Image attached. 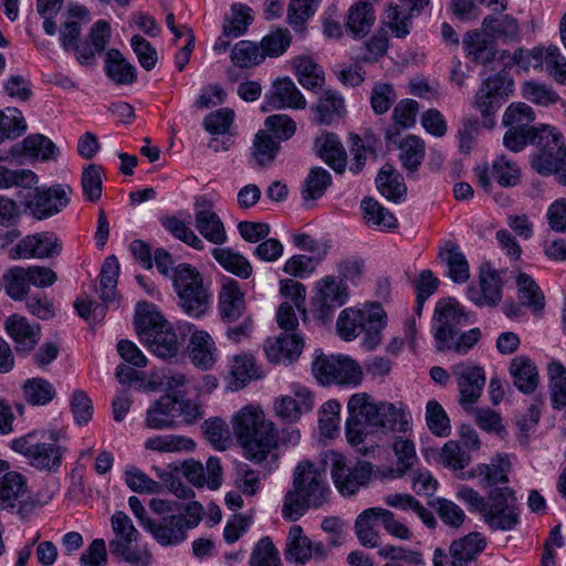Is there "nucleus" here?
Returning <instances> with one entry per match:
<instances>
[{"label": "nucleus", "mask_w": 566, "mask_h": 566, "mask_svg": "<svg viewBox=\"0 0 566 566\" xmlns=\"http://www.w3.org/2000/svg\"><path fill=\"white\" fill-rule=\"evenodd\" d=\"M231 424L243 455L250 461L263 462L279 444L277 430L260 407L244 406L233 415Z\"/></svg>", "instance_id": "f257e3e1"}, {"label": "nucleus", "mask_w": 566, "mask_h": 566, "mask_svg": "<svg viewBox=\"0 0 566 566\" xmlns=\"http://www.w3.org/2000/svg\"><path fill=\"white\" fill-rule=\"evenodd\" d=\"M135 328L139 340L158 358L170 359L179 354L181 342L174 326L154 306L137 308Z\"/></svg>", "instance_id": "f03ea898"}, {"label": "nucleus", "mask_w": 566, "mask_h": 566, "mask_svg": "<svg viewBox=\"0 0 566 566\" xmlns=\"http://www.w3.org/2000/svg\"><path fill=\"white\" fill-rule=\"evenodd\" d=\"M387 324V315L378 303L365 304L361 308L347 307L339 313L336 328L344 340H352L364 334L363 345L376 348L381 342V332Z\"/></svg>", "instance_id": "7ed1b4c3"}, {"label": "nucleus", "mask_w": 566, "mask_h": 566, "mask_svg": "<svg viewBox=\"0 0 566 566\" xmlns=\"http://www.w3.org/2000/svg\"><path fill=\"white\" fill-rule=\"evenodd\" d=\"M172 285L178 304L190 317L203 316L212 304V294L202 275L191 265L181 263L172 269Z\"/></svg>", "instance_id": "20e7f679"}, {"label": "nucleus", "mask_w": 566, "mask_h": 566, "mask_svg": "<svg viewBox=\"0 0 566 566\" xmlns=\"http://www.w3.org/2000/svg\"><path fill=\"white\" fill-rule=\"evenodd\" d=\"M59 432L51 431L46 441L44 431H32L12 440L11 448L40 471L54 472L62 464L65 449L57 443Z\"/></svg>", "instance_id": "39448f33"}, {"label": "nucleus", "mask_w": 566, "mask_h": 566, "mask_svg": "<svg viewBox=\"0 0 566 566\" xmlns=\"http://www.w3.org/2000/svg\"><path fill=\"white\" fill-rule=\"evenodd\" d=\"M111 526L114 534L109 542L111 554L132 566H149L151 553L146 545L137 544L140 534L130 517L117 511L111 517Z\"/></svg>", "instance_id": "423d86ee"}, {"label": "nucleus", "mask_w": 566, "mask_h": 566, "mask_svg": "<svg viewBox=\"0 0 566 566\" xmlns=\"http://www.w3.org/2000/svg\"><path fill=\"white\" fill-rule=\"evenodd\" d=\"M203 516V506L192 501L185 506L184 514H171L147 523V532L161 546H176L186 541L187 532L197 527Z\"/></svg>", "instance_id": "0eeeda50"}, {"label": "nucleus", "mask_w": 566, "mask_h": 566, "mask_svg": "<svg viewBox=\"0 0 566 566\" xmlns=\"http://www.w3.org/2000/svg\"><path fill=\"white\" fill-rule=\"evenodd\" d=\"M325 463L331 465V475L335 488L343 496H352L368 483L373 468L369 462L356 461L350 463L338 452L328 451Z\"/></svg>", "instance_id": "6e6552de"}, {"label": "nucleus", "mask_w": 566, "mask_h": 566, "mask_svg": "<svg viewBox=\"0 0 566 566\" xmlns=\"http://www.w3.org/2000/svg\"><path fill=\"white\" fill-rule=\"evenodd\" d=\"M513 80L503 73H497L484 80L475 93L473 105L484 118V126L494 125L493 116L513 93Z\"/></svg>", "instance_id": "1a4fd4ad"}, {"label": "nucleus", "mask_w": 566, "mask_h": 566, "mask_svg": "<svg viewBox=\"0 0 566 566\" xmlns=\"http://www.w3.org/2000/svg\"><path fill=\"white\" fill-rule=\"evenodd\" d=\"M379 402L366 394L358 392L350 396L347 402L348 417L346 419V439L353 447H358L366 437V427H374L377 421Z\"/></svg>", "instance_id": "9d476101"}, {"label": "nucleus", "mask_w": 566, "mask_h": 566, "mask_svg": "<svg viewBox=\"0 0 566 566\" xmlns=\"http://www.w3.org/2000/svg\"><path fill=\"white\" fill-rule=\"evenodd\" d=\"M481 516L493 531L514 530L520 523V512L513 491L507 486L491 490L488 495V505Z\"/></svg>", "instance_id": "9b49d317"}, {"label": "nucleus", "mask_w": 566, "mask_h": 566, "mask_svg": "<svg viewBox=\"0 0 566 566\" xmlns=\"http://www.w3.org/2000/svg\"><path fill=\"white\" fill-rule=\"evenodd\" d=\"M473 323V316L454 298L440 300L436 304L432 331L439 350L464 326Z\"/></svg>", "instance_id": "f8f14e48"}, {"label": "nucleus", "mask_w": 566, "mask_h": 566, "mask_svg": "<svg viewBox=\"0 0 566 566\" xmlns=\"http://www.w3.org/2000/svg\"><path fill=\"white\" fill-rule=\"evenodd\" d=\"M312 371L314 377L322 385L338 384L357 386L363 378L360 366L348 357H327L319 355L313 361Z\"/></svg>", "instance_id": "ddd939ff"}, {"label": "nucleus", "mask_w": 566, "mask_h": 566, "mask_svg": "<svg viewBox=\"0 0 566 566\" xmlns=\"http://www.w3.org/2000/svg\"><path fill=\"white\" fill-rule=\"evenodd\" d=\"M293 486L307 497L312 507L318 509L329 501L331 489L326 480L325 468L311 461H301L293 473Z\"/></svg>", "instance_id": "4468645a"}, {"label": "nucleus", "mask_w": 566, "mask_h": 566, "mask_svg": "<svg viewBox=\"0 0 566 566\" xmlns=\"http://www.w3.org/2000/svg\"><path fill=\"white\" fill-rule=\"evenodd\" d=\"M48 501H42L39 495H28L27 479L17 471H10L6 462V471L0 474V509L12 510L17 506L23 510L28 506H42Z\"/></svg>", "instance_id": "2eb2a0df"}, {"label": "nucleus", "mask_w": 566, "mask_h": 566, "mask_svg": "<svg viewBox=\"0 0 566 566\" xmlns=\"http://www.w3.org/2000/svg\"><path fill=\"white\" fill-rule=\"evenodd\" d=\"M474 176L478 185L486 192L492 190L491 177L503 188H512L521 182L522 170L517 163L511 160L505 155H499L492 163V168L488 165L478 166L474 169Z\"/></svg>", "instance_id": "dca6fc26"}, {"label": "nucleus", "mask_w": 566, "mask_h": 566, "mask_svg": "<svg viewBox=\"0 0 566 566\" xmlns=\"http://www.w3.org/2000/svg\"><path fill=\"white\" fill-rule=\"evenodd\" d=\"M285 559L290 563L304 565L310 559L324 560L327 548L322 542H313L300 525H292L285 539Z\"/></svg>", "instance_id": "f3484780"}, {"label": "nucleus", "mask_w": 566, "mask_h": 566, "mask_svg": "<svg viewBox=\"0 0 566 566\" xmlns=\"http://www.w3.org/2000/svg\"><path fill=\"white\" fill-rule=\"evenodd\" d=\"M62 244L53 232L27 235L10 251L11 259H45L61 253Z\"/></svg>", "instance_id": "a211bd4d"}, {"label": "nucleus", "mask_w": 566, "mask_h": 566, "mask_svg": "<svg viewBox=\"0 0 566 566\" xmlns=\"http://www.w3.org/2000/svg\"><path fill=\"white\" fill-rule=\"evenodd\" d=\"M195 227L207 241L216 245L228 240L224 224L216 213L213 202L206 197H200L195 202Z\"/></svg>", "instance_id": "6ab92c4d"}, {"label": "nucleus", "mask_w": 566, "mask_h": 566, "mask_svg": "<svg viewBox=\"0 0 566 566\" xmlns=\"http://www.w3.org/2000/svg\"><path fill=\"white\" fill-rule=\"evenodd\" d=\"M71 192L70 186L60 184L50 188H36L29 208L38 219L49 218L69 205Z\"/></svg>", "instance_id": "aec40b11"}, {"label": "nucleus", "mask_w": 566, "mask_h": 566, "mask_svg": "<svg viewBox=\"0 0 566 566\" xmlns=\"http://www.w3.org/2000/svg\"><path fill=\"white\" fill-rule=\"evenodd\" d=\"M306 99L289 77L277 78L264 96L262 111L294 108L304 109Z\"/></svg>", "instance_id": "412c9836"}, {"label": "nucleus", "mask_w": 566, "mask_h": 566, "mask_svg": "<svg viewBox=\"0 0 566 566\" xmlns=\"http://www.w3.org/2000/svg\"><path fill=\"white\" fill-rule=\"evenodd\" d=\"M315 289L318 315L324 321L329 318L336 307H340L348 300V287L339 277L325 276L317 281Z\"/></svg>", "instance_id": "4be33fe9"}, {"label": "nucleus", "mask_w": 566, "mask_h": 566, "mask_svg": "<svg viewBox=\"0 0 566 566\" xmlns=\"http://www.w3.org/2000/svg\"><path fill=\"white\" fill-rule=\"evenodd\" d=\"M4 328L18 353H30L41 338L40 325L30 323L19 314L10 315L4 322Z\"/></svg>", "instance_id": "5701e85b"}, {"label": "nucleus", "mask_w": 566, "mask_h": 566, "mask_svg": "<svg viewBox=\"0 0 566 566\" xmlns=\"http://www.w3.org/2000/svg\"><path fill=\"white\" fill-rule=\"evenodd\" d=\"M458 378L460 401L462 405H471L481 396L485 384L483 369L478 366L458 364L452 368Z\"/></svg>", "instance_id": "b1692460"}, {"label": "nucleus", "mask_w": 566, "mask_h": 566, "mask_svg": "<svg viewBox=\"0 0 566 566\" xmlns=\"http://www.w3.org/2000/svg\"><path fill=\"white\" fill-rule=\"evenodd\" d=\"M313 408V398L310 390L301 385L292 386V395L276 399L274 409L276 415L286 421H296L304 412Z\"/></svg>", "instance_id": "393cba45"}, {"label": "nucleus", "mask_w": 566, "mask_h": 566, "mask_svg": "<svg viewBox=\"0 0 566 566\" xmlns=\"http://www.w3.org/2000/svg\"><path fill=\"white\" fill-rule=\"evenodd\" d=\"M219 313L222 321L232 323L238 321L244 313V294L237 281L226 277L219 292Z\"/></svg>", "instance_id": "a878e982"}, {"label": "nucleus", "mask_w": 566, "mask_h": 566, "mask_svg": "<svg viewBox=\"0 0 566 566\" xmlns=\"http://www.w3.org/2000/svg\"><path fill=\"white\" fill-rule=\"evenodd\" d=\"M303 343V337L297 333L281 334L275 339L265 342L264 352L274 364H290L301 355Z\"/></svg>", "instance_id": "bb28decb"}, {"label": "nucleus", "mask_w": 566, "mask_h": 566, "mask_svg": "<svg viewBox=\"0 0 566 566\" xmlns=\"http://www.w3.org/2000/svg\"><path fill=\"white\" fill-rule=\"evenodd\" d=\"M178 399L171 395L161 396L147 410L145 423L154 430L170 429L178 417Z\"/></svg>", "instance_id": "cd10ccee"}, {"label": "nucleus", "mask_w": 566, "mask_h": 566, "mask_svg": "<svg viewBox=\"0 0 566 566\" xmlns=\"http://www.w3.org/2000/svg\"><path fill=\"white\" fill-rule=\"evenodd\" d=\"M509 373L514 386L518 391L525 395L533 394L539 384L537 367L535 363L525 355L515 356L511 360Z\"/></svg>", "instance_id": "c85d7f7f"}, {"label": "nucleus", "mask_w": 566, "mask_h": 566, "mask_svg": "<svg viewBox=\"0 0 566 566\" xmlns=\"http://www.w3.org/2000/svg\"><path fill=\"white\" fill-rule=\"evenodd\" d=\"M188 350L191 363L201 370L211 369L216 364L217 347L211 335L205 331L191 334Z\"/></svg>", "instance_id": "c756f323"}, {"label": "nucleus", "mask_w": 566, "mask_h": 566, "mask_svg": "<svg viewBox=\"0 0 566 566\" xmlns=\"http://www.w3.org/2000/svg\"><path fill=\"white\" fill-rule=\"evenodd\" d=\"M504 146L514 153L521 151L527 144H545L556 146V139L551 133V127L541 125L539 130H526L509 127L503 137Z\"/></svg>", "instance_id": "7c9ffc66"}, {"label": "nucleus", "mask_w": 566, "mask_h": 566, "mask_svg": "<svg viewBox=\"0 0 566 566\" xmlns=\"http://www.w3.org/2000/svg\"><path fill=\"white\" fill-rule=\"evenodd\" d=\"M313 111L318 124L333 125L340 120L346 113L344 97L337 91L324 90L313 106Z\"/></svg>", "instance_id": "2f4dec72"}, {"label": "nucleus", "mask_w": 566, "mask_h": 566, "mask_svg": "<svg viewBox=\"0 0 566 566\" xmlns=\"http://www.w3.org/2000/svg\"><path fill=\"white\" fill-rule=\"evenodd\" d=\"M551 133L556 139V146L536 144L537 151L530 158L531 167L542 176H551L558 169L557 165L560 160L559 149L564 148L562 135L551 127Z\"/></svg>", "instance_id": "473e14b6"}, {"label": "nucleus", "mask_w": 566, "mask_h": 566, "mask_svg": "<svg viewBox=\"0 0 566 566\" xmlns=\"http://www.w3.org/2000/svg\"><path fill=\"white\" fill-rule=\"evenodd\" d=\"M374 427L406 434L411 429V417L401 406L381 401Z\"/></svg>", "instance_id": "72a5a7b5"}, {"label": "nucleus", "mask_w": 566, "mask_h": 566, "mask_svg": "<svg viewBox=\"0 0 566 566\" xmlns=\"http://www.w3.org/2000/svg\"><path fill=\"white\" fill-rule=\"evenodd\" d=\"M463 49L471 61L484 66L494 61L497 52L494 43L478 30L464 35Z\"/></svg>", "instance_id": "f704fd0d"}, {"label": "nucleus", "mask_w": 566, "mask_h": 566, "mask_svg": "<svg viewBox=\"0 0 566 566\" xmlns=\"http://www.w3.org/2000/svg\"><path fill=\"white\" fill-rule=\"evenodd\" d=\"M315 145L319 157L336 172L342 174L346 167V151L338 137L333 133H323Z\"/></svg>", "instance_id": "c9c22d12"}, {"label": "nucleus", "mask_w": 566, "mask_h": 566, "mask_svg": "<svg viewBox=\"0 0 566 566\" xmlns=\"http://www.w3.org/2000/svg\"><path fill=\"white\" fill-rule=\"evenodd\" d=\"M376 186L387 200L396 203L400 202L407 192L402 176L390 164L384 165L379 170Z\"/></svg>", "instance_id": "e433bc0d"}, {"label": "nucleus", "mask_w": 566, "mask_h": 566, "mask_svg": "<svg viewBox=\"0 0 566 566\" xmlns=\"http://www.w3.org/2000/svg\"><path fill=\"white\" fill-rule=\"evenodd\" d=\"M483 29L494 39L503 43L520 40L521 29L516 19L509 14L486 15L482 22Z\"/></svg>", "instance_id": "4c0bfd02"}, {"label": "nucleus", "mask_w": 566, "mask_h": 566, "mask_svg": "<svg viewBox=\"0 0 566 566\" xmlns=\"http://www.w3.org/2000/svg\"><path fill=\"white\" fill-rule=\"evenodd\" d=\"M375 20L376 17L373 4L361 0L349 8L346 28L354 38H363L370 31Z\"/></svg>", "instance_id": "58836bf2"}, {"label": "nucleus", "mask_w": 566, "mask_h": 566, "mask_svg": "<svg viewBox=\"0 0 566 566\" xmlns=\"http://www.w3.org/2000/svg\"><path fill=\"white\" fill-rule=\"evenodd\" d=\"M105 72L118 85H129L136 81L135 66L127 62L116 49L106 52Z\"/></svg>", "instance_id": "ea45409f"}, {"label": "nucleus", "mask_w": 566, "mask_h": 566, "mask_svg": "<svg viewBox=\"0 0 566 566\" xmlns=\"http://www.w3.org/2000/svg\"><path fill=\"white\" fill-rule=\"evenodd\" d=\"M376 512H378V507L366 509L356 517L355 534L364 547L375 548L380 545V534L374 525L375 521H379Z\"/></svg>", "instance_id": "a19ab883"}, {"label": "nucleus", "mask_w": 566, "mask_h": 566, "mask_svg": "<svg viewBox=\"0 0 566 566\" xmlns=\"http://www.w3.org/2000/svg\"><path fill=\"white\" fill-rule=\"evenodd\" d=\"M485 539L480 533H470L451 544V557L455 559L458 566H465L485 548Z\"/></svg>", "instance_id": "79ce46f5"}, {"label": "nucleus", "mask_w": 566, "mask_h": 566, "mask_svg": "<svg viewBox=\"0 0 566 566\" xmlns=\"http://www.w3.org/2000/svg\"><path fill=\"white\" fill-rule=\"evenodd\" d=\"M384 503L387 506L398 509L401 511H412L423 524L430 528H433L437 521L428 509H426L415 496L407 493H390L384 497Z\"/></svg>", "instance_id": "37998d69"}, {"label": "nucleus", "mask_w": 566, "mask_h": 566, "mask_svg": "<svg viewBox=\"0 0 566 566\" xmlns=\"http://www.w3.org/2000/svg\"><path fill=\"white\" fill-rule=\"evenodd\" d=\"M363 218L366 224L380 230L395 229L398 221L395 216L377 200L373 198H364L360 202Z\"/></svg>", "instance_id": "c03bdc74"}, {"label": "nucleus", "mask_w": 566, "mask_h": 566, "mask_svg": "<svg viewBox=\"0 0 566 566\" xmlns=\"http://www.w3.org/2000/svg\"><path fill=\"white\" fill-rule=\"evenodd\" d=\"M212 256L226 271L241 279H248L252 274V265L249 260L230 248H214Z\"/></svg>", "instance_id": "a18cd8bd"}, {"label": "nucleus", "mask_w": 566, "mask_h": 566, "mask_svg": "<svg viewBox=\"0 0 566 566\" xmlns=\"http://www.w3.org/2000/svg\"><path fill=\"white\" fill-rule=\"evenodd\" d=\"M230 59L240 69H251L264 61V54L258 42L241 40L231 49Z\"/></svg>", "instance_id": "49530a36"}, {"label": "nucleus", "mask_w": 566, "mask_h": 566, "mask_svg": "<svg viewBox=\"0 0 566 566\" xmlns=\"http://www.w3.org/2000/svg\"><path fill=\"white\" fill-rule=\"evenodd\" d=\"M548 387L554 408L566 410V368L553 360L547 366Z\"/></svg>", "instance_id": "de8ad7c7"}, {"label": "nucleus", "mask_w": 566, "mask_h": 566, "mask_svg": "<svg viewBox=\"0 0 566 566\" xmlns=\"http://www.w3.org/2000/svg\"><path fill=\"white\" fill-rule=\"evenodd\" d=\"M145 448L156 452L191 451L195 448L192 439L179 434H159L148 438Z\"/></svg>", "instance_id": "09e8293b"}, {"label": "nucleus", "mask_w": 566, "mask_h": 566, "mask_svg": "<svg viewBox=\"0 0 566 566\" xmlns=\"http://www.w3.org/2000/svg\"><path fill=\"white\" fill-rule=\"evenodd\" d=\"M24 399L32 406H45L55 395L54 386L46 379L35 377L28 379L22 386Z\"/></svg>", "instance_id": "8fccbe9b"}, {"label": "nucleus", "mask_w": 566, "mask_h": 566, "mask_svg": "<svg viewBox=\"0 0 566 566\" xmlns=\"http://www.w3.org/2000/svg\"><path fill=\"white\" fill-rule=\"evenodd\" d=\"M230 374L235 381L237 389L261 377L255 358L250 354L234 356L230 365Z\"/></svg>", "instance_id": "3c124183"}, {"label": "nucleus", "mask_w": 566, "mask_h": 566, "mask_svg": "<svg viewBox=\"0 0 566 566\" xmlns=\"http://www.w3.org/2000/svg\"><path fill=\"white\" fill-rule=\"evenodd\" d=\"M535 120V113L533 108L523 103H512L504 112L503 124L506 127L526 129V130H539V127L533 126Z\"/></svg>", "instance_id": "603ef678"}, {"label": "nucleus", "mask_w": 566, "mask_h": 566, "mask_svg": "<svg viewBox=\"0 0 566 566\" xmlns=\"http://www.w3.org/2000/svg\"><path fill=\"white\" fill-rule=\"evenodd\" d=\"M119 275V263L115 255L105 259L99 274L101 298L105 304L116 298V285Z\"/></svg>", "instance_id": "864d4df0"}, {"label": "nucleus", "mask_w": 566, "mask_h": 566, "mask_svg": "<svg viewBox=\"0 0 566 566\" xmlns=\"http://www.w3.org/2000/svg\"><path fill=\"white\" fill-rule=\"evenodd\" d=\"M440 256L447 263L448 275L454 283L461 284L469 280V263L459 247L451 245L446 251L440 252Z\"/></svg>", "instance_id": "5fc2aeb1"}, {"label": "nucleus", "mask_w": 566, "mask_h": 566, "mask_svg": "<svg viewBox=\"0 0 566 566\" xmlns=\"http://www.w3.org/2000/svg\"><path fill=\"white\" fill-rule=\"evenodd\" d=\"M518 298L522 304L531 307L534 312L543 310L544 295L535 281L526 273H518L516 276Z\"/></svg>", "instance_id": "6e6d98bb"}, {"label": "nucleus", "mask_w": 566, "mask_h": 566, "mask_svg": "<svg viewBox=\"0 0 566 566\" xmlns=\"http://www.w3.org/2000/svg\"><path fill=\"white\" fill-rule=\"evenodd\" d=\"M3 280L6 292L12 300L21 301L28 295L31 286L28 268L12 266L4 273Z\"/></svg>", "instance_id": "4d7b16f0"}, {"label": "nucleus", "mask_w": 566, "mask_h": 566, "mask_svg": "<svg viewBox=\"0 0 566 566\" xmlns=\"http://www.w3.org/2000/svg\"><path fill=\"white\" fill-rule=\"evenodd\" d=\"M471 460L470 452L454 440L446 442L439 452V462L453 471L463 470L470 464Z\"/></svg>", "instance_id": "13d9d810"}, {"label": "nucleus", "mask_w": 566, "mask_h": 566, "mask_svg": "<svg viewBox=\"0 0 566 566\" xmlns=\"http://www.w3.org/2000/svg\"><path fill=\"white\" fill-rule=\"evenodd\" d=\"M400 160L409 171H416L424 156V144L415 135L405 137L400 145Z\"/></svg>", "instance_id": "bf43d9fd"}, {"label": "nucleus", "mask_w": 566, "mask_h": 566, "mask_svg": "<svg viewBox=\"0 0 566 566\" xmlns=\"http://www.w3.org/2000/svg\"><path fill=\"white\" fill-rule=\"evenodd\" d=\"M332 182L331 174L322 168L314 167L305 178L302 196L305 200H315L324 195Z\"/></svg>", "instance_id": "052dcab7"}, {"label": "nucleus", "mask_w": 566, "mask_h": 566, "mask_svg": "<svg viewBox=\"0 0 566 566\" xmlns=\"http://www.w3.org/2000/svg\"><path fill=\"white\" fill-rule=\"evenodd\" d=\"M545 48L535 46L531 50L518 48L512 54L507 51L502 52V57L509 56L511 64L527 72L531 67L535 70L543 69Z\"/></svg>", "instance_id": "680f3d73"}, {"label": "nucleus", "mask_w": 566, "mask_h": 566, "mask_svg": "<svg viewBox=\"0 0 566 566\" xmlns=\"http://www.w3.org/2000/svg\"><path fill=\"white\" fill-rule=\"evenodd\" d=\"M253 15L250 7L243 3H234L231 7V15L223 24L226 35L241 36L252 23Z\"/></svg>", "instance_id": "e2e57ef3"}, {"label": "nucleus", "mask_w": 566, "mask_h": 566, "mask_svg": "<svg viewBox=\"0 0 566 566\" xmlns=\"http://www.w3.org/2000/svg\"><path fill=\"white\" fill-rule=\"evenodd\" d=\"M81 184L83 196L87 201L99 200L103 190V168L96 164L86 166L82 172Z\"/></svg>", "instance_id": "0e129e2a"}, {"label": "nucleus", "mask_w": 566, "mask_h": 566, "mask_svg": "<svg viewBox=\"0 0 566 566\" xmlns=\"http://www.w3.org/2000/svg\"><path fill=\"white\" fill-rule=\"evenodd\" d=\"M292 42L291 33L287 29H276L263 36L259 42L265 57H277L286 52Z\"/></svg>", "instance_id": "69168bd1"}, {"label": "nucleus", "mask_w": 566, "mask_h": 566, "mask_svg": "<svg viewBox=\"0 0 566 566\" xmlns=\"http://www.w3.org/2000/svg\"><path fill=\"white\" fill-rule=\"evenodd\" d=\"M250 566H280L281 559L279 551L274 546L270 537H262L253 547Z\"/></svg>", "instance_id": "338daca9"}, {"label": "nucleus", "mask_w": 566, "mask_h": 566, "mask_svg": "<svg viewBox=\"0 0 566 566\" xmlns=\"http://www.w3.org/2000/svg\"><path fill=\"white\" fill-rule=\"evenodd\" d=\"M543 66L556 83L566 85V57L557 46L549 45L545 48Z\"/></svg>", "instance_id": "774afa93"}]
</instances>
